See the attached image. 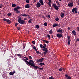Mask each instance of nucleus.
<instances>
[{"mask_svg":"<svg viewBox=\"0 0 79 79\" xmlns=\"http://www.w3.org/2000/svg\"><path fill=\"white\" fill-rule=\"evenodd\" d=\"M43 42H44L46 43H47V44H48L49 43V41H44V40Z\"/></svg>","mask_w":79,"mask_h":79,"instance_id":"f704fd0d","label":"nucleus"},{"mask_svg":"<svg viewBox=\"0 0 79 79\" xmlns=\"http://www.w3.org/2000/svg\"><path fill=\"white\" fill-rule=\"evenodd\" d=\"M23 61H25V63H26L27 64H28L31 65V66H34L35 65V64L34 63H33L31 62H28V61H27L25 60V59H23Z\"/></svg>","mask_w":79,"mask_h":79,"instance_id":"f257e3e1","label":"nucleus"},{"mask_svg":"<svg viewBox=\"0 0 79 79\" xmlns=\"http://www.w3.org/2000/svg\"><path fill=\"white\" fill-rule=\"evenodd\" d=\"M76 40L78 41H79V39L77 38V40Z\"/></svg>","mask_w":79,"mask_h":79,"instance_id":"6e6d98bb","label":"nucleus"},{"mask_svg":"<svg viewBox=\"0 0 79 79\" xmlns=\"http://www.w3.org/2000/svg\"><path fill=\"white\" fill-rule=\"evenodd\" d=\"M21 8V7L19 6H17L16 7L14 8V10H18L19 9H20Z\"/></svg>","mask_w":79,"mask_h":79,"instance_id":"412c9836","label":"nucleus"},{"mask_svg":"<svg viewBox=\"0 0 79 79\" xmlns=\"http://www.w3.org/2000/svg\"><path fill=\"white\" fill-rule=\"evenodd\" d=\"M23 15L22 14H20V15H19V16H23Z\"/></svg>","mask_w":79,"mask_h":79,"instance_id":"bf43d9fd","label":"nucleus"},{"mask_svg":"<svg viewBox=\"0 0 79 79\" xmlns=\"http://www.w3.org/2000/svg\"><path fill=\"white\" fill-rule=\"evenodd\" d=\"M40 68L38 67V66H34V69H40Z\"/></svg>","mask_w":79,"mask_h":79,"instance_id":"aec40b11","label":"nucleus"},{"mask_svg":"<svg viewBox=\"0 0 79 79\" xmlns=\"http://www.w3.org/2000/svg\"><path fill=\"white\" fill-rule=\"evenodd\" d=\"M58 26V24H54L53 25V27H57Z\"/></svg>","mask_w":79,"mask_h":79,"instance_id":"cd10ccee","label":"nucleus"},{"mask_svg":"<svg viewBox=\"0 0 79 79\" xmlns=\"http://www.w3.org/2000/svg\"><path fill=\"white\" fill-rule=\"evenodd\" d=\"M11 15H12V14L10 12H9L7 14V16H10Z\"/></svg>","mask_w":79,"mask_h":79,"instance_id":"c85d7f7f","label":"nucleus"},{"mask_svg":"<svg viewBox=\"0 0 79 79\" xmlns=\"http://www.w3.org/2000/svg\"><path fill=\"white\" fill-rule=\"evenodd\" d=\"M62 34H57L56 35V37H58L59 38H62Z\"/></svg>","mask_w":79,"mask_h":79,"instance_id":"f8f14e48","label":"nucleus"},{"mask_svg":"<svg viewBox=\"0 0 79 79\" xmlns=\"http://www.w3.org/2000/svg\"><path fill=\"white\" fill-rule=\"evenodd\" d=\"M14 10L15 11V13L19 14L20 13V11H19L18 10Z\"/></svg>","mask_w":79,"mask_h":79,"instance_id":"6ab92c4d","label":"nucleus"},{"mask_svg":"<svg viewBox=\"0 0 79 79\" xmlns=\"http://www.w3.org/2000/svg\"><path fill=\"white\" fill-rule=\"evenodd\" d=\"M76 30L77 31H79V27H77V28H76Z\"/></svg>","mask_w":79,"mask_h":79,"instance_id":"de8ad7c7","label":"nucleus"},{"mask_svg":"<svg viewBox=\"0 0 79 79\" xmlns=\"http://www.w3.org/2000/svg\"><path fill=\"white\" fill-rule=\"evenodd\" d=\"M22 16L23 17H27L28 16V15H27L26 14H23V15H22Z\"/></svg>","mask_w":79,"mask_h":79,"instance_id":"473e14b6","label":"nucleus"},{"mask_svg":"<svg viewBox=\"0 0 79 79\" xmlns=\"http://www.w3.org/2000/svg\"><path fill=\"white\" fill-rule=\"evenodd\" d=\"M6 22V23H7V24H11V23H12V22H11V21H5Z\"/></svg>","mask_w":79,"mask_h":79,"instance_id":"a878e982","label":"nucleus"},{"mask_svg":"<svg viewBox=\"0 0 79 79\" xmlns=\"http://www.w3.org/2000/svg\"><path fill=\"white\" fill-rule=\"evenodd\" d=\"M25 2H26L27 4L29 3V0H25Z\"/></svg>","mask_w":79,"mask_h":79,"instance_id":"e433bc0d","label":"nucleus"},{"mask_svg":"<svg viewBox=\"0 0 79 79\" xmlns=\"http://www.w3.org/2000/svg\"><path fill=\"white\" fill-rule=\"evenodd\" d=\"M72 34H73V35H76V32H75V31L74 30L72 31Z\"/></svg>","mask_w":79,"mask_h":79,"instance_id":"4be33fe9","label":"nucleus"},{"mask_svg":"<svg viewBox=\"0 0 79 79\" xmlns=\"http://www.w3.org/2000/svg\"><path fill=\"white\" fill-rule=\"evenodd\" d=\"M49 79H55L53 78V77H52V76H51L50 77H49Z\"/></svg>","mask_w":79,"mask_h":79,"instance_id":"72a5a7b5","label":"nucleus"},{"mask_svg":"<svg viewBox=\"0 0 79 79\" xmlns=\"http://www.w3.org/2000/svg\"><path fill=\"white\" fill-rule=\"evenodd\" d=\"M40 28V27H39V25H37L36 26H35V28H37V29H39V28Z\"/></svg>","mask_w":79,"mask_h":79,"instance_id":"2f4dec72","label":"nucleus"},{"mask_svg":"<svg viewBox=\"0 0 79 79\" xmlns=\"http://www.w3.org/2000/svg\"><path fill=\"white\" fill-rule=\"evenodd\" d=\"M45 64H44V63H40V64H39V65L40 66H42L45 65Z\"/></svg>","mask_w":79,"mask_h":79,"instance_id":"5701e85b","label":"nucleus"},{"mask_svg":"<svg viewBox=\"0 0 79 79\" xmlns=\"http://www.w3.org/2000/svg\"><path fill=\"white\" fill-rule=\"evenodd\" d=\"M67 38L68 39V42H67V43H68V45H70V42H71V40H70V36H67Z\"/></svg>","mask_w":79,"mask_h":79,"instance_id":"0eeeda50","label":"nucleus"},{"mask_svg":"<svg viewBox=\"0 0 79 79\" xmlns=\"http://www.w3.org/2000/svg\"><path fill=\"white\" fill-rule=\"evenodd\" d=\"M28 18H31V17H30V16H29V15H28Z\"/></svg>","mask_w":79,"mask_h":79,"instance_id":"69168bd1","label":"nucleus"},{"mask_svg":"<svg viewBox=\"0 0 79 79\" xmlns=\"http://www.w3.org/2000/svg\"><path fill=\"white\" fill-rule=\"evenodd\" d=\"M68 30H70V27H68Z\"/></svg>","mask_w":79,"mask_h":79,"instance_id":"0e129e2a","label":"nucleus"},{"mask_svg":"<svg viewBox=\"0 0 79 79\" xmlns=\"http://www.w3.org/2000/svg\"><path fill=\"white\" fill-rule=\"evenodd\" d=\"M47 37L49 38V39H50V35H47Z\"/></svg>","mask_w":79,"mask_h":79,"instance_id":"58836bf2","label":"nucleus"},{"mask_svg":"<svg viewBox=\"0 0 79 79\" xmlns=\"http://www.w3.org/2000/svg\"><path fill=\"white\" fill-rule=\"evenodd\" d=\"M52 7L54 8V9L56 10H59V7H58V6H56V5L54 3L53 4V5H52Z\"/></svg>","mask_w":79,"mask_h":79,"instance_id":"20e7f679","label":"nucleus"},{"mask_svg":"<svg viewBox=\"0 0 79 79\" xmlns=\"http://www.w3.org/2000/svg\"><path fill=\"white\" fill-rule=\"evenodd\" d=\"M39 3H40V4H41V5H44V2H43V0H40L39 1Z\"/></svg>","mask_w":79,"mask_h":79,"instance_id":"f3484780","label":"nucleus"},{"mask_svg":"<svg viewBox=\"0 0 79 79\" xmlns=\"http://www.w3.org/2000/svg\"><path fill=\"white\" fill-rule=\"evenodd\" d=\"M68 6L69 7H72L73 6V2H72V3H68Z\"/></svg>","mask_w":79,"mask_h":79,"instance_id":"9d476101","label":"nucleus"},{"mask_svg":"<svg viewBox=\"0 0 79 79\" xmlns=\"http://www.w3.org/2000/svg\"><path fill=\"white\" fill-rule=\"evenodd\" d=\"M44 46H46V44H43Z\"/></svg>","mask_w":79,"mask_h":79,"instance_id":"13d9d810","label":"nucleus"},{"mask_svg":"<svg viewBox=\"0 0 79 79\" xmlns=\"http://www.w3.org/2000/svg\"><path fill=\"white\" fill-rule=\"evenodd\" d=\"M18 19V20H18L19 23L21 24H25V20H22V19L21 18H19Z\"/></svg>","mask_w":79,"mask_h":79,"instance_id":"f03ea898","label":"nucleus"},{"mask_svg":"<svg viewBox=\"0 0 79 79\" xmlns=\"http://www.w3.org/2000/svg\"><path fill=\"white\" fill-rule=\"evenodd\" d=\"M28 58H29V59L31 60L32 58H31V56H28Z\"/></svg>","mask_w":79,"mask_h":79,"instance_id":"a18cd8bd","label":"nucleus"},{"mask_svg":"<svg viewBox=\"0 0 79 79\" xmlns=\"http://www.w3.org/2000/svg\"><path fill=\"white\" fill-rule=\"evenodd\" d=\"M32 43L33 44H35V41H33L32 42Z\"/></svg>","mask_w":79,"mask_h":79,"instance_id":"09e8293b","label":"nucleus"},{"mask_svg":"<svg viewBox=\"0 0 79 79\" xmlns=\"http://www.w3.org/2000/svg\"><path fill=\"white\" fill-rule=\"evenodd\" d=\"M41 5H41V4L40 3V2H37L36 4V7H37V8H38L40 7Z\"/></svg>","mask_w":79,"mask_h":79,"instance_id":"6e6552de","label":"nucleus"},{"mask_svg":"<svg viewBox=\"0 0 79 79\" xmlns=\"http://www.w3.org/2000/svg\"><path fill=\"white\" fill-rule=\"evenodd\" d=\"M40 48H46V46H44L43 45L40 44Z\"/></svg>","mask_w":79,"mask_h":79,"instance_id":"dca6fc26","label":"nucleus"},{"mask_svg":"<svg viewBox=\"0 0 79 79\" xmlns=\"http://www.w3.org/2000/svg\"><path fill=\"white\" fill-rule=\"evenodd\" d=\"M3 7V5H2V4H0V8H2V7Z\"/></svg>","mask_w":79,"mask_h":79,"instance_id":"c03bdc74","label":"nucleus"},{"mask_svg":"<svg viewBox=\"0 0 79 79\" xmlns=\"http://www.w3.org/2000/svg\"><path fill=\"white\" fill-rule=\"evenodd\" d=\"M42 50L44 51V55L47 54V53L48 51L47 48H44L43 49H42Z\"/></svg>","mask_w":79,"mask_h":79,"instance_id":"39448f33","label":"nucleus"},{"mask_svg":"<svg viewBox=\"0 0 79 79\" xmlns=\"http://www.w3.org/2000/svg\"><path fill=\"white\" fill-rule=\"evenodd\" d=\"M36 2V1L35 0H34V2Z\"/></svg>","mask_w":79,"mask_h":79,"instance_id":"774afa93","label":"nucleus"},{"mask_svg":"<svg viewBox=\"0 0 79 79\" xmlns=\"http://www.w3.org/2000/svg\"><path fill=\"white\" fill-rule=\"evenodd\" d=\"M30 7V6H29V4H27L25 6V8L29 9Z\"/></svg>","mask_w":79,"mask_h":79,"instance_id":"4468645a","label":"nucleus"},{"mask_svg":"<svg viewBox=\"0 0 79 79\" xmlns=\"http://www.w3.org/2000/svg\"><path fill=\"white\" fill-rule=\"evenodd\" d=\"M47 5H49V6H50V7L51 6V4L50 3L47 2Z\"/></svg>","mask_w":79,"mask_h":79,"instance_id":"4c0bfd02","label":"nucleus"},{"mask_svg":"<svg viewBox=\"0 0 79 79\" xmlns=\"http://www.w3.org/2000/svg\"><path fill=\"white\" fill-rule=\"evenodd\" d=\"M15 6H16V5L15 4H13V5H12V7H15Z\"/></svg>","mask_w":79,"mask_h":79,"instance_id":"7c9ffc66","label":"nucleus"},{"mask_svg":"<svg viewBox=\"0 0 79 79\" xmlns=\"http://www.w3.org/2000/svg\"><path fill=\"white\" fill-rule=\"evenodd\" d=\"M38 69H40V70H43V68H38Z\"/></svg>","mask_w":79,"mask_h":79,"instance_id":"603ef678","label":"nucleus"},{"mask_svg":"<svg viewBox=\"0 0 79 79\" xmlns=\"http://www.w3.org/2000/svg\"><path fill=\"white\" fill-rule=\"evenodd\" d=\"M60 19H59V18L58 17L56 18V19H55V20L56 21H59V20Z\"/></svg>","mask_w":79,"mask_h":79,"instance_id":"c756f323","label":"nucleus"},{"mask_svg":"<svg viewBox=\"0 0 79 79\" xmlns=\"http://www.w3.org/2000/svg\"><path fill=\"white\" fill-rule=\"evenodd\" d=\"M44 26L45 27H47V23H44Z\"/></svg>","mask_w":79,"mask_h":79,"instance_id":"a19ab883","label":"nucleus"},{"mask_svg":"<svg viewBox=\"0 0 79 79\" xmlns=\"http://www.w3.org/2000/svg\"><path fill=\"white\" fill-rule=\"evenodd\" d=\"M40 40H41V41H46L45 40H42V39H40Z\"/></svg>","mask_w":79,"mask_h":79,"instance_id":"680f3d73","label":"nucleus"},{"mask_svg":"<svg viewBox=\"0 0 79 79\" xmlns=\"http://www.w3.org/2000/svg\"><path fill=\"white\" fill-rule=\"evenodd\" d=\"M18 24H19V23H15V27H16V26H17V25H18Z\"/></svg>","mask_w":79,"mask_h":79,"instance_id":"37998d69","label":"nucleus"},{"mask_svg":"<svg viewBox=\"0 0 79 79\" xmlns=\"http://www.w3.org/2000/svg\"><path fill=\"white\" fill-rule=\"evenodd\" d=\"M3 21H10V20L7 19H5V18H3Z\"/></svg>","mask_w":79,"mask_h":79,"instance_id":"bb28decb","label":"nucleus"},{"mask_svg":"<svg viewBox=\"0 0 79 79\" xmlns=\"http://www.w3.org/2000/svg\"><path fill=\"white\" fill-rule=\"evenodd\" d=\"M44 59V58H41V59H38L37 60V62L39 63L40 62L41 63L43 62Z\"/></svg>","mask_w":79,"mask_h":79,"instance_id":"423d86ee","label":"nucleus"},{"mask_svg":"<svg viewBox=\"0 0 79 79\" xmlns=\"http://www.w3.org/2000/svg\"><path fill=\"white\" fill-rule=\"evenodd\" d=\"M15 56H19V58H22L23 57L22 56V55H21L20 54H15Z\"/></svg>","mask_w":79,"mask_h":79,"instance_id":"a211bd4d","label":"nucleus"},{"mask_svg":"<svg viewBox=\"0 0 79 79\" xmlns=\"http://www.w3.org/2000/svg\"><path fill=\"white\" fill-rule=\"evenodd\" d=\"M15 71L11 72H10V73H9V74L10 76H12L13 75V74H15Z\"/></svg>","mask_w":79,"mask_h":79,"instance_id":"ddd939ff","label":"nucleus"},{"mask_svg":"<svg viewBox=\"0 0 79 79\" xmlns=\"http://www.w3.org/2000/svg\"><path fill=\"white\" fill-rule=\"evenodd\" d=\"M77 7L73 8V9H72V12L73 13L74 12H75V13L76 14L78 13V15H79V11H78V12H77Z\"/></svg>","mask_w":79,"mask_h":79,"instance_id":"7ed1b4c3","label":"nucleus"},{"mask_svg":"<svg viewBox=\"0 0 79 79\" xmlns=\"http://www.w3.org/2000/svg\"><path fill=\"white\" fill-rule=\"evenodd\" d=\"M56 4H57V5H60V3H59V2H58L57 1H56Z\"/></svg>","mask_w":79,"mask_h":79,"instance_id":"ea45409f","label":"nucleus"},{"mask_svg":"<svg viewBox=\"0 0 79 79\" xmlns=\"http://www.w3.org/2000/svg\"><path fill=\"white\" fill-rule=\"evenodd\" d=\"M48 1H49V3H52V1H51V0H48Z\"/></svg>","mask_w":79,"mask_h":79,"instance_id":"3c124183","label":"nucleus"},{"mask_svg":"<svg viewBox=\"0 0 79 79\" xmlns=\"http://www.w3.org/2000/svg\"><path fill=\"white\" fill-rule=\"evenodd\" d=\"M62 70V69L60 68L59 69V71L61 72Z\"/></svg>","mask_w":79,"mask_h":79,"instance_id":"8fccbe9b","label":"nucleus"},{"mask_svg":"<svg viewBox=\"0 0 79 79\" xmlns=\"http://www.w3.org/2000/svg\"><path fill=\"white\" fill-rule=\"evenodd\" d=\"M65 76L66 77V79H72L71 78V77L68 75L67 74H65Z\"/></svg>","mask_w":79,"mask_h":79,"instance_id":"9b49d317","label":"nucleus"},{"mask_svg":"<svg viewBox=\"0 0 79 79\" xmlns=\"http://www.w3.org/2000/svg\"><path fill=\"white\" fill-rule=\"evenodd\" d=\"M51 36H52L51 38H53V35H51Z\"/></svg>","mask_w":79,"mask_h":79,"instance_id":"4d7b16f0","label":"nucleus"},{"mask_svg":"<svg viewBox=\"0 0 79 79\" xmlns=\"http://www.w3.org/2000/svg\"><path fill=\"white\" fill-rule=\"evenodd\" d=\"M47 17H48L49 18H50V15H47Z\"/></svg>","mask_w":79,"mask_h":79,"instance_id":"864d4df0","label":"nucleus"},{"mask_svg":"<svg viewBox=\"0 0 79 79\" xmlns=\"http://www.w3.org/2000/svg\"><path fill=\"white\" fill-rule=\"evenodd\" d=\"M62 71H65V69H64V68H62Z\"/></svg>","mask_w":79,"mask_h":79,"instance_id":"052dcab7","label":"nucleus"},{"mask_svg":"<svg viewBox=\"0 0 79 79\" xmlns=\"http://www.w3.org/2000/svg\"><path fill=\"white\" fill-rule=\"evenodd\" d=\"M24 20H27V19H26V18L24 19Z\"/></svg>","mask_w":79,"mask_h":79,"instance_id":"e2e57ef3","label":"nucleus"},{"mask_svg":"<svg viewBox=\"0 0 79 79\" xmlns=\"http://www.w3.org/2000/svg\"><path fill=\"white\" fill-rule=\"evenodd\" d=\"M29 20H28V23H31V21H33V20L31 19H29Z\"/></svg>","mask_w":79,"mask_h":79,"instance_id":"393cba45","label":"nucleus"},{"mask_svg":"<svg viewBox=\"0 0 79 79\" xmlns=\"http://www.w3.org/2000/svg\"><path fill=\"white\" fill-rule=\"evenodd\" d=\"M24 60H28V59L27 58H26L25 59H24Z\"/></svg>","mask_w":79,"mask_h":79,"instance_id":"5fc2aeb1","label":"nucleus"},{"mask_svg":"<svg viewBox=\"0 0 79 79\" xmlns=\"http://www.w3.org/2000/svg\"><path fill=\"white\" fill-rule=\"evenodd\" d=\"M43 18H44V19H46V18H45V17L44 16L43 17Z\"/></svg>","mask_w":79,"mask_h":79,"instance_id":"338daca9","label":"nucleus"},{"mask_svg":"<svg viewBox=\"0 0 79 79\" xmlns=\"http://www.w3.org/2000/svg\"><path fill=\"white\" fill-rule=\"evenodd\" d=\"M60 16H61V18H63V17H64V13L61 12V15H60Z\"/></svg>","mask_w":79,"mask_h":79,"instance_id":"b1692460","label":"nucleus"},{"mask_svg":"<svg viewBox=\"0 0 79 79\" xmlns=\"http://www.w3.org/2000/svg\"><path fill=\"white\" fill-rule=\"evenodd\" d=\"M49 32L50 33V34H52V30H50V31H49Z\"/></svg>","mask_w":79,"mask_h":79,"instance_id":"79ce46f5","label":"nucleus"},{"mask_svg":"<svg viewBox=\"0 0 79 79\" xmlns=\"http://www.w3.org/2000/svg\"><path fill=\"white\" fill-rule=\"evenodd\" d=\"M32 48H33V49L35 50V52H36V53H37V54H38V53H40L39 51H37V49H36V47H35V46H33V47Z\"/></svg>","mask_w":79,"mask_h":79,"instance_id":"1a4fd4ad","label":"nucleus"},{"mask_svg":"<svg viewBox=\"0 0 79 79\" xmlns=\"http://www.w3.org/2000/svg\"><path fill=\"white\" fill-rule=\"evenodd\" d=\"M16 27V28H17V30H20V27Z\"/></svg>","mask_w":79,"mask_h":79,"instance_id":"49530a36","label":"nucleus"},{"mask_svg":"<svg viewBox=\"0 0 79 79\" xmlns=\"http://www.w3.org/2000/svg\"><path fill=\"white\" fill-rule=\"evenodd\" d=\"M28 62H29L30 63H34V61L32 60H29V61Z\"/></svg>","mask_w":79,"mask_h":79,"instance_id":"c9c22d12","label":"nucleus"},{"mask_svg":"<svg viewBox=\"0 0 79 79\" xmlns=\"http://www.w3.org/2000/svg\"><path fill=\"white\" fill-rule=\"evenodd\" d=\"M57 32H60V33H62V30L61 28H59L57 30Z\"/></svg>","mask_w":79,"mask_h":79,"instance_id":"2eb2a0df","label":"nucleus"}]
</instances>
